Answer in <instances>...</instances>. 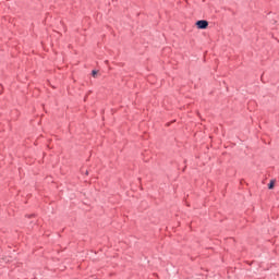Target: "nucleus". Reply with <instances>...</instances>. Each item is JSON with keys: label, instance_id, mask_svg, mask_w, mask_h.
Listing matches in <instances>:
<instances>
[{"label": "nucleus", "instance_id": "f257e3e1", "mask_svg": "<svg viewBox=\"0 0 279 279\" xmlns=\"http://www.w3.org/2000/svg\"><path fill=\"white\" fill-rule=\"evenodd\" d=\"M197 29H207L208 28V22L207 20H198L196 22Z\"/></svg>", "mask_w": 279, "mask_h": 279}, {"label": "nucleus", "instance_id": "f03ea898", "mask_svg": "<svg viewBox=\"0 0 279 279\" xmlns=\"http://www.w3.org/2000/svg\"><path fill=\"white\" fill-rule=\"evenodd\" d=\"M275 185H276V181L271 180L269 185H268V189L272 190Z\"/></svg>", "mask_w": 279, "mask_h": 279}, {"label": "nucleus", "instance_id": "7ed1b4c3", "mask_svg": "<svg viewBox=\"0 0 279 279\" xmlns=\"http://www.w3.org/2000/svg\"><path fill=\"white\" fill-rule=\"evenodd\" d=\"M97 71H93V77H96Z\"/></svg>", "mask_w": 279, "mask_h": 279}]
</instances>
